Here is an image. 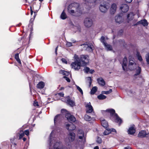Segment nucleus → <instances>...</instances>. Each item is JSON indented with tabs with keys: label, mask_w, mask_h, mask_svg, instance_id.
<instances>
[{
	"label": "nucleus",
	"mask_w": 149,
	"mask_h": 149,
	"mask_svg": "<svg viewBox=\"0 0 149 149\" xmlns=\"http://www.w3.org/2000/svg\"><path fill=\"white\" fill-rule=\"evenodd\" d=\"M72 68L76 70H78L80 69L81 67L82 66L80 61H74L72 62L71 65Z\"/></svg>",
	"instance_id": "5"
},
{
	"label": "nucleus",
	"mask_w": 149,
	"mask_h": 149,
	"mask_svg": "<svg viewBox=\"0 0 149 149\" xmlns=\"http://www.w3.org/2000/svg\"><path fill=\"white\" fill-rule=\"evenodd\" d=\"M58 46H57L55 49V52L56 55L57 54V50L58 49Z\"/></svg>",
	"instance_id": "60"
},
{
	"label": "nucleus",
	"mask_w": 149,
	"mask_h": 149,
	"mask_svg": "<svg viewBox=\"0 0 149 149\" xmlns=\"http://www.w3.org/2000/svg\"><path fill=\"white\" fill-rule=\"evenodd\" d=\"M30 10H31V15H32L33 13V11L32 9V7L31 6L30 7Z\"/></svg>",
	"instance_id": "57"
},
{
	"label": "nucleus",
	"mask_w": 149,
	"mask_h": 149,
	"mask_svg": "<svg viewBox=\"0 0 149 149\" xmlns=\"http://www.w3.org/2000/svg\"><path fill=\"white\" fill-rule=\"evenodd\" d=\"M107 50H111L112 49V46L108 44L107 43L103 45Z\"/></svg>",
	"instance_id": "28"
},
{
	"label": "nucleus",
	"mask_w": 149,
	"mask_h": 149,
	"mask_svg": "<svg viewBox=\"0 0 149 149\" xmlns=\"http://www.w3.org/2000/svg\"><path fill=\"white\" fill-rule=\"evenodd\" d=\"M99 147L98 146H96L94 148V149H99Z\"/></svg>",
	"instance_id": "61"
},
{
	"label": "nucleus",
	"mask_w": 149,
	"mask_h": 149,
	"mask_svg": "<svg viewBox=\"0 0 149 149\" xmlns=\"http://www.w3.org/2000/svg\"><path fill=\"white\" fill-rule=\"evenodd\" d=\"M133 15L132 13H130L127 15V19L129 20L132 19L133 18Z\"/></svg>",
	"instance_id": "34"
},
{
	"label": "nucleus",
	"mask_w": 149,
	"mask_h": 149,
	"mask_svg": "<svg viewBox=\"0 0 149 149\" xmlns=\"http://www.w3.org/2000/svg\"><path fill=\"white\" fill-rule=\"evenodd\" d=\"M136 55L138 58V59L140 61H142L143 59L141 56L140 55L139 53L137 52Z\"/></svg>",
	"instance_id": "37"
},
{
	"label": "nucleus",
	"mask_w": 149,
	"mask_h": 149,
	"mask_svg": "<svg viewBox=\"0 0 149 149\" xmlns=\"http://www.w3.org/2000/svg\"><path fill=\"white\" fill-rule=\"evenodd\" d=\"M97 98L99 100H102L106 98V97L103 95L101 94L98 96Z\"/></svg>",
	"instance_id": "35"
},
{
	"label": "nucleus",
	"mask_w": 149,
	"mask_h": 149,
	"mask_svg": "<svg viewBox=\"0 0 149 149\" xmlns=\"http://www.w3.org/2000/svg\"><path fill=\"white\" fill-rule=\"evenodd\" d=\"M100 41L102 43L103 45L106 43L105 42V37L104 36H102L101 37L100 39Z\"/></svg>",
	"instance_id": "44"
},
{
	"label": "nucleus",
	"mask_w": 149,
	"mask_h": 149,
	"mask_svg": "<svg viewBox=\"0 0 149 149\" xmlns=\"http://www.w3.org/2000/svg\"><path fill=\"white\" fill-rule=\"evenodd\" d=\"M57 95H59L61 97H63L64 94L62 93H59L57 94Z\"/></svg>",
	"instance_id": "54"
},
{
	"label": "nucleus",
	"mask_w": 149,
	"mask_h": 149,
	"mask_svg": "<svg viewBox=\"0 0 149 149\" xmlns=\"http://www.w3.org/2000/svg\"><path fill=\"white\" fill-rule=\"evenodd\" d=\"M15 58L19 64H21V61L19 58V54L18 53H17L15 54Z\"/></svg>",
	"instance_id": "31"
},
{
	"label": "nucleus",
	"mask_w": 149,
	"mask_h": 149,
	"mask_svg": "<svg viewBox=\"0 0 149 149\" xmlns=\"http://www.w3.org/2000/svg\"><path fill=\"white\" fill-rule=\"evenodd\" d=\"M86 45L87 46L86 48L87 50L89 51V52L93 51V46L91 43L88 44V45Z\"/></svg>",
	"instance_id": "24"
},
{
	"label": "nucleus",
	"mask_w": 149,
	"mask_h": 149,
	"mask_svg": "<svg viewBox=\"0 0 149 149\" xmlns=\"http://www.w3.org/2000/svg\"><path fill=\"white\" fill-rule=\"evenodd\" d=\"M115 22L116 23L119 24L121 23L123 20L122 17L120 15L116 16L115 17Z\"/></svg>",
	"instance_id": "15"
},
{
	"label": "nucleus",
	"mask_w": 149,
	"mask_h": 149,
	"mask_svg": "<svg viewBox=\"0 0 149 149\" xmlns=\"http://www.w3.org/2000/svg\"><path fill=\"white\" fill-rule=\"evenodd\" d=\"M108 8L106 4H101L99 7V9L101 12L102 13L106 12L108 10Z\"/></svg>",
	"instance_id": "13"
},
{
	"label": "nucleus",
	"mask_w": 149,
	"mask_h": 149,
	"mask_svg": "<svg viewBox=\"0 0 149 149\" xmlns=\"http://www.w3.org/2000/svg\"><path fill=\"white\" fill-rule=\"evenodd\" d=\"M94 72V70H90L89 71L90 73L91 74L93 73Z\"/></svg>",
	"instance_id": "58"
},
{
	"label": "nucleus",
	"mask_w": 149,
	"mask_h": 149,
	"mask_svg": "<svg viewBox=\"0 0 149 149\" xmlns=\"http://www.w3.org/2000/svg\"><path fill=\"white\" fill-rule=\"evenodd\" d=\"M127 58L126 57H125L123 59L122 63H121L123 70H125V68L127 66Z\"/></svg>",
	"instance_id": "17"
},
{
	"label": "nucleus",
	"mask_w": 149,
	"mask_h": 149,
	"mask_svg": "<svg viewBox=\"0 0 149 149\" xmlns=\"http://www.w3.org/2000/svg\"><path fill=\"white\" fill-rule=\"evenodd\" d=\"M101 124L102 126L105 129L107 128L108 127L107 122L104 119L101 121Z\"/></svg>",
	"instance_id": "21"
},
{
	"label": "nucleus",
	"mask_w": 149,
	"mask_h": 149,
	"mask_svg": "<svg viewBox=\"0 0 149 149\" xmlns=\"http://www.w3.org/2000/svg\"><path fill=\"white\" fill-rule=\"evenodd\" d=\"M109 128L106 129V130L104 131L103 133V134L104 135H107L110 133V131Z\"/></svg>",
	"instance_id": "38"
},
{
	"label": "nucleus",
	"mask_w": 149,
	"mask_h": 149,
	"mask_svg": "<svg viewBox=\"0 0 149 149\" xmlns=\"http://www.w3.org/2000/svg\"><path fill=\"white\" fill-rule=\"evenodd\" d=\"M79 3H74L70 4L68 8V12L71 14L73 15L74 13V11L76 10L78 12L79 9Z\"/></svg>",
	"instance_id": "3"
},
{
	"label": "nucleus",
	"mask_w": 149,
	"mask_h": 149,
	"mask_svg": "<svg viewBox=\"0 0 149 149\" xmlns=\"http://www.w3.org/2000/svg\"><path fill=\"white\" fill-rule=\"evenodd\" d=\"M87 80L88 81L89 84V86L90 87L92 83V79L91 77H88L87 78Z\"/></svg>",
	"instance_id": "45"
},
{
	"label": "nucleus",
	"mask_w": 149,
	"mask_h": 149,
	"mask_svg": "<svg viewBox=\"0 0 149 149\" xmlns=\"http://www.w3.org/2000/svg\"><path fill=\"white\" fill-rule=\"evenodd\" d=\"M84 70L85 73H88L90 71V68L88 67H86L84 68Z\"/></svg>",
	"instance_id": "47"
},
{
	"label": "nucleus",
	"mask_w": 149,
	"mask_h": 149,
	"mask_svg": "<svg viewBox=\"0 0 149 149\" xmlns=\"http://www.w3.org/2000/svg\"><path fill=\"white\" fill-rule=\"evenodd\" d=\"M124 149H129V147H125L124 148Z\"/></svg>",
	"instance_id": "63"
},
{
	"label": "nucleus",
	"mask_w": 149,
	"mask_h": 149,
	"mask_svg": "<svg viewBox=\"0 0 149 149\" xmlns=\"http://www.w3.org/2000/svg\"><path fill=\"white\" fill-rule=\"evenodd\" d=\"M75 86L77 87V89L79 91L80 93L81 94H83V91H82V90L78 86H77L76 85Z\"/></svg>",
	"instance_id": "43"
},
{
	"label": "nucleus",
	"mask_w": 149,
	"mask_h": 149,
	"mask_svg": "<svg viewBox=\"0 0 149 149\" xmlns=\"http://www.w3.org/2000/svg\"><path fill=\"white\" fill-rule=\"evenodd\" d=\"M19 139H21L24 136V132L22 130H21L19 133Z\"/></svg>",
	"instance_id": "39"
},
{
	"label": "nucleus",
	"mask_w": 149,
	"mask_h": 149,
	"mask_svg": "<svg viewBox=\"0 0 149 149\" xmlns=\"http://www.w3.org/2000/svg\"><path fill=\"white\" fill-rule=\"evenodd\" d=\"M10 146L9 147V149H16L17 144L15 143H13L12 139H10Z\"/></svg>",
	"instance_id": "26"
},
{
	"label": "nucleus",
	"mask_w": 149,
	"mask_h": 149,
	"mask_svg": "<svg viewBox=\"0 0 149 149\" xmlns=\"http://www.w3.org/2000/svg\"><path fill=\"white\" fill-rule=\"evenodd\" d=\"M146 60L147 63L149 64V53H148L145 56Z\"/></svg>",
	"instance_id": "40"
},
{
	"label": "nucleus",
	"mask_w": 149,
	"mask_h": 149,
	"mask_svg": "<svg viewBox=\"0 0 149 149\" xmlns=\"http://www.w3.org/2000/svg\"><path fill=\"white\" fill-rule=\"evenodd\" d=\"M96 141L99 143H101L102 142L101 139L99 137H97Z\"/></svg>",
	"instance_id": "46"
},
{
	"label": "nucleus",
	"mask_w": 149,
	"mask_h": 149,
	"mask_svg": "<svg viewBox=\"0 0 149 149\" xmlns=\"http://www.w3.org/2000/svg\"><path fill=\"white\" fill-rule=\"evenodd\" d=\"M66 45L68 47H70L72 46V43L71 42H67L66 43Z\"/></svg>",
	"instance_id": "49"
},
{
	"label": "nucleus",
	"mask_w": 149,
	"mask_h": 149,
	"mask_svg": "<svg viewBox=\"0 0 149 149\" xmlns=\"http://www.w3.org/2000/svg\"><path fill=\"white\" fill-rule=\"evenodd\" d=\"M24 133L27 136H28L29 134V131L28 130H27L24 131Z\"/></svg>",
	"instance_id": "50"
},
{
	"label": "nucleus",
	"mask_w": 149,
	"mask_h": 149,
	"mask_svg": "<svg viewBox=\"0 0 149 149\" xmlns=\"http://www.w3.org/2000/svg\"><path fill=\"white\" fill-rule=\"evenodd\" d=\"M26 138L25 137H24L23 138V140L24 141H26Z\"/></svg>",
	"instance_id": "62"
},
{
	"label": "nucleus",
	"mask_w": 149,
	"mask_h": 149,
	"mask_svg": "<svg viewBox=\"0 0 149 149\" xmlns=\"http://www.w3.org/2000/svg\"><path fill=\"white\" fill-rule=\"evenodd\" d=\"M134 64V62L133 60H130L129 63V67L130 69L131 70H134L135 68L131 67L132 65Z\"/></svg>",
	"instance_id": "29"
},
{
	"label": "nucleus",
	"mask_w": 149,
	"mask_h": 149,
	"mask_svg": "<svg viewBox=\"0 0 149 149\" xmlns=\"http://www.w3.org/2000/svg\"><path fill=\"white\" fill-rule=\"evenodd\" d=\"M74 28L77 29V31H80V26L78 25L77 26H75Z\"/></svg>",
	"instance_id": "48"
},
{
	"label": "nucleus",
	"mask_w": 149,
	"mask_h": 149,
	"mask_svg": "<svg viewBox=\"0 0 149 149\" xmlns=\"http://www.w3.org/2000/svg\"><path fill=\"white\" fill-rule=\"evenodd\" d=\"M97 80L99 84L101 86H103L105 85V82L102 78L97 79Z\"/></svg>",
	"instance_id": "19"
},
{
	"label": "nucleus",
	"mask_w": 149,
	"mask_h": 149,
	"mask_svg": "<svg viewBox=\"0 0 149 149\" xmlns=\"http://www.w3.org/2000/svg\"><path fill=\"white\" fill-rule=\"evenodd\" d=\"M89 57L88 55H81L80 56L79 61L81 64L82 66H85L89 62Z\"/></svg>",
	"instance_id": "4"
},
{
	"label": "nucleus",
	"mask_w": 149,
	"mask_h": 149,
	"mask_svg": "<svg viewBox=\"0 0 149 149\" xmlns=\"http://www.w3.org/2000/svg\"><path fill=\"white\" fill-rule=\"evenodd\" d=\"M141 24L143 26H146L148 25V23L146 20L144 19L143 20H141L140 21L138 22L136 24Z\"/></svg>",
	"instance_id": "20"
},
{
	"label": "nucleus",
	"mask_w": 149,
	"mask_h": 149,
	"mask_svg": "<svg viewBox=\"0 0 149 149\" xmlns=\"http://www.w3.org/2000/svg\"><path fill=\"white\" fill-rule=\"evenodd\" d=\"M135 132V129L133 127H130L128 130V134L132 135Z\"/></svg>",
	"instance_id": "22"
},
{
	"label": "nucleus",
	"mask_w": 149,
	"mask_h": 149,
	"mask_svg": "<svg viewBox=\"0 0 149 149\" xmlns=\"http://www.w3.org/2000/svg\"><path fill=\"white\" fill-rule=\"evenodd\" d=\"M74 58L75 60V61H79L80 60V57L79 58L78 56L76 54H74Z\"/></svg>",
	"instance_id": "41"
},
{
	"label": "nucleus",
	"mask_w": 149,
	"mask_h": 149,
	"mask_svg": "<svg viewBox=\"0 0 149 149\" xmlns=\"http://www.w3.org/2000/svg\"><path fill=\"white\" fill-rule=\"evenodd\" d=\"M116 5L115 3L112 4L111 7L110 8V13L111 14H113L116 12Z\"/></svg>",
	"instance_id": "18"
},
{
	"label": "nucleus",
	"mask_w": 149,
	"mask_h": 149,
	"mask_svg": "<svg viewBox=\"0 0 149 149\" xmlns=\"http://www.w3.org/2000/svg\"><path fill=\"white\" fill-rule=\"evenodd\" d=\"M61 111L62 113H63L64 112H66V110L64 109H62L61 110Z\"/></svg>",
	"instance_id": "55"
},
{
	"label": "nucleus",
	"mask_w": 149,
	"mask_h": 149,
	"mask_svg": "<svg viewBox=\"0 0 149 149\" xmlns=\"http://www.w3.org/2000/svg\"><path fill=\"white\" fill-rule=\"evenodd\" d=\"M61 61L62 62L65 64H67V60L64 58H62L61 59Z\"/></svg>",
	"instance_id": "51"
},
{
	"label": "nucleus",
	"mask_w": 149,
	"mask_h": 149,
	"mask_svg": "<svg viewBox=\"0 0 149 149\" xmlns=\"http://www.w3.org/2000/svg\"><path fill=\"white\" fill-rule=\"evenodd\" d=\"M141 71V68L139 67H138V69L136 70V73L134 74V75L136 76L139 75Z\"/></svg>",
	"instance_id": "36"
},
{
	"label": "nucleus",
	"mask_w": 149,
	"mask_h": 149,
	"mask_svg": "<svg viewBox=\"0 0 149 149\" xmlns=\"http://www.w3.org/2000/svg\"><path fill=\"white\" fill-rule=\"evenodd\" d=\"M129 92L130 93H133V91H129Z\"/></svg>",
	"instance_id": "64"
},
{
	"label": "nucleus",
	"mask_w": 149,
	"mask_h": 149,
	"mask_svg": "<svg viewBox=\"0 0 149 149\" xmlns=\"http://www.w3.org/2000/svg\"><path fill=\"white\" fill-rule=\"evenodd\" d=\"M125 1L127 3H131L132 1V0H125Z\"/></svg>",
	"instance_id": "56"
},
{
	"label": "nucleus",
	"mask_w": 149,
	"mask_h": 149,
	"mask_svg": "<svg viewBox=\"0 0 149 149\" xmlns=\"http://www.w3.org/2000/svg\"><path fill=\"white\" fill-rule=\"evenodd\" d=\"M112 90L111 89H110L109 91H103L102 92V93L105 94H108L110 93H111L112 92Z\"/></svg>",
	"instance_id": "42"
},
{
	"label": "nucleus",
	"mask_w": 149,
	"mask_h": 149,
	"mask_svg": "<svg viewBox=\"0 0 149 149\" xmlns=\"http://www.w3.org/2000/svg\"><path fill=\"white\" fill-rule=\"evenodd\" d=\"M61 118V116L60 115H57L55 116L54 119V123L55 125L60 123Z\"/></svg>",
	"instance_id": "12"
},
{
	"label": "nucleus",
	"mask_w": 149,
	"mask_h": 149,
	"mask_svg": "<svg viewBox=\"0 0 149 149\" xmlns=\"http://www.w3.org/2000/svg\"><path fill=\"white\" fill-rule=\"evenodd\" d=\"M120 9L124 13L127 12L129 10V7L126 4H123L120 7Z\"/></svg>",
	"instance_id": "14"
},
{
	"label": "nucleus",
	"mask_w": 149,
	"mask_h": 149,
	"mask_svg": "<svg viewBox=\"0 0 149 149\" xmlns=\"http://www.w3.org/2000/svg\"><path fill=\"white\" fill-rule=\"evenodd\" d=\"M109 130H110V133H111L112 132H116V130L114 129H113V128L109 129Z\"/></svg>",
	"instance_id": "52"
},
{
	"label": "nucleus",
	"mask_w": 149,
	"mask_h": 149,
	"mask_svg": "<svg viewBox=\"0 0 149 149\" xmlns=\"http://www.w3.org/2000/svg\"><path fill=\"white\" fill-rule=\"evenodd\" d=\"M50 149L52 147L53 149H67L62 146L61 143L59 141V139L55 130H53L49 137Z\"/></svg>",
	"instance_id": "1"
},
{
	"label": "nucleus",
	"mask_w": 149,
	"mask_h": 149,
	"mask_svg": "<svg viewBox=\"0 0 149 149\" xmlns=\"http://www.w3.org/2000/svg\"><path fill=\"white\" fill-rule=\"evenodd\" d=\"M65 117L69 121L74 122L76 121L75 117L69 113H66L65 115Z\"/></svg>",
	"instance_id": "9"
},
{
	"label": "nucleus",
	"mask_w": 149,
	"mask_h": 149,
	"mask_svg": "<svg viewBox=\"0 0 149 149\" xmlns=\"http://www.w3.org/2000/svg\"><path fill=\"white\" fill-rule=\"evenodd\" d=\"M85 107L86 108V111L87 113H91L93 112V107L91 105L90 102L87 103Z\"/></svg>",
	"instance_id": "8"
},
{
	"label": "nucleus",
	"mask_w": 149,
	"mask_h": 149,
	"mask_svg": "<svg viewBox=\"0 0 149 149\" xmlns=\"http://www.w3.org/2000/svg\"><path fill=\"white\" fill-rule=\"evenodd\" d=\"M59 72L61 74H63V75H65L66 76L68 75L69 74V72L65 71L63 70H60Z\"/></svg>",
	"instance_id": "32"
},
{
	"label": "nucleus",
	"mask_w": 149,
	"mask_h": 149,
	"mask_svg": "<svg viewBox=\"0 0 149 149\" xmlns=\"http://www.w3.org/2000/svg\"><path fill=\"white\" fill-rule=\"evenodd\" d=\"M34 105L35 106H38V102H35L34 103Z\"/></svg>",
	"instance_id": "59"
},
{
	"label": "nucleus",
	"mask_w": 149,
	"mask_h": 149,
	"mask_svg": "<svg viewBox=\"0 0 149 149\" xmlns=\"http://www.w3.org/2000/svg\"><path fill=\"white\" fill-rule=\"evenodd\" d=\"M146 132L145 131H140L138 134V137L140 138L144 137L146 136Z\"/></svg>",
	"instance_id": "23"
},
{
	"label": "nucleus",
	"mask_w": 149,
	"mask_h": 149,
	"mask_svg": "<svg viewBox=\"0 0 149 149\" xmlns=\"http://www.w3.org/2000/svg\"><path fill=\"white\" fill-rule=\"evenodd\" d=\"M45 83L43 81L40 82L37 85V87L38 88H42L45 86Z\"/></svg>",
	"instance_id": "25"
},
{
	"label": "nucleus",
	"mask_w": 149,
	"mask_h": 149,
	"mask_svg": "<svg viewBox=\"0 0 149 149\" xmlns=\"http://www.w3.org/2000/svg\"><path fill=\"white\" fill-rule=\"evenodd\" d=\"M64 78L68 82H69L70 81V79L69 78L66 77H64Z\"/></svg>",
	"instance_id": "53"
},
{
	"label": "nucleus",
	"mask_w": 149,
	"mask_h": 149,
	"mask_svg": "<svg viewBox=\"0 0 149 149\" xmlns=\"http://www.w3.org/2000/svg\"><path fill=\"white\" fill-rule=\"evenodd\" d=\"M97 87L96 86H94L93 87L91 90L90 93L91 95L94 94L96 92L97 90Z\"/></svg>",
	"instance_id": "30"
},
{
	"label": "nucleus",
	"mask_w": 149,
	"mask_h": 149,
	"mask_svg": "<svg viewBox=\"0 0 149 149\" xmlns=\"http://www.w3.org/2000/svg\"><path fill=\"white\" fill-rule=\"evenodd\" d=\"M66 129L69 131H71L74 130L76 128L75 125L72 123L68 124L66 125Z\"/></svg>",
	"instance_id": "11"
},
{
	"label": "nucleus",
	"mask_w": 149,
	"mask_h": 149,
	"mask_svg": "<svg viewBox=\"0 0 149 149\" xmlns=\"http://www.w3.org/2000/svg\"><path fill=\"white\" fill-rule=\"evenodd\" d=\"M101 112L104 116L107 117L109 115V113L111 116V119L112 121L118 123L120 126L122 123L121 119L118 116L117 114L115 113V110L112 109H107L106 110H102Z\"/></svg>",
	"instance_id": "2"
},
{
	"label": "nucleus",
	"mask_w": 149,
	"mask_h": 149,
	"mask_svg": "<svg viewBox=\"0 0 149 149\" xmlns=\"http://www.w3.org/2000/svg\"><path fill=\"white\" fill-rule=\"evenodd\" d=\"M84 24L86 27H89L91 26L93 24V21L90 18H86L84 19Z\"/></svg>",
	"instance_id": "7"
},
{
	"label": "nucleus",
	"mask_w": 149,
	"mask_h": 149,
	"mask_svg": "<svg viewBox=\"0 0 149 149\" xmlns=\"http://www.w3.org/2000/svg\"><path fill=\"white\" fill-rule=\"evenodd\" d=\"M84 120L86 121H90L91 120V117L88 115H85L84 116Z\"/></svg>",
	"instance_id": "33"
},
{
	"label": "nucleus",
	"mask_w": 149,
	"mask_h": 149,
	"mask_svg": "<svg viewBox=\"0 0 149 149\" xmlns=\"http://www.w3.org/2000/svg\"><path fill=\"white\" fill-rule=\"evenodd\" d=\"M75 135L73 132H70L68 135L66 140H68V142H73L75 138Z\"/></svg>",
	"instance_id": "6"
},
{
	"label": "nucleus",
	"mask_w": 149,
	"mask_h": 149,
	"mask_svg": "<svg viewBox=\"0 0 149 149\" xmlns=\"http://www.w3.org/2000/svg\"><path fill=\"white\" fill-rule=\"evenodd\" d=\"M66 102L67 104L70 106L73 107L75 105V102L74 101L71 100L69 96H68L66 97Z\"/></svg>",
	"instance_id": "16"
},
{
	"label": "nucleus",
	"mask_w": 149,
	"mask_h": 149,
	"mask_svg": "<svg viewBox=\"0 0 149 149\" xmlns=\"http://www.w3.org/2000/svg\"><path fill=\"white\" fill-rule=\"evenodd\" d=\"M61 18L62 19H65L67 17V16L64 10L62 13L61 16Z\"/></svg>",
	"instance_id": "27"
},
{
	"label": "nucleus",
	"mask_w": 149,
	"mask_h": 149,
	"mask_svg": "<svg viewBox=\"0 0 149 149\" xmlns=\"http://www.w3.org/2000/svg\"><path fill=\"white\" fill-rule=\"evenodd\" d=\"M78 133L79 135V138L81 140L82 142L84 143L85 140V138L84 139V133L83 131L82 130H79Z\"/></svg>",
	"instance_id": "10"
}]
</instances>
